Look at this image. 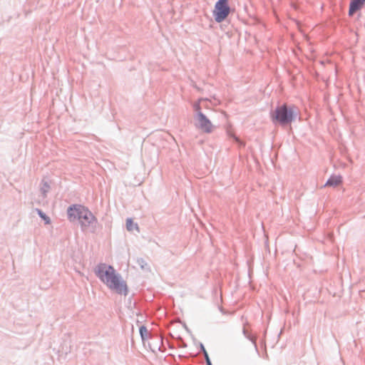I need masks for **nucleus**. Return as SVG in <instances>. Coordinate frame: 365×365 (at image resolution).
Wrapping results in <instances>:
<instances>
[{
  "label": "nucleus",
  "mask_w": 365,
  "mask_h": 365,
  "mask_svg": "<svg viewBox=\"0 0 365 365\" xmlns=\"http://www.w3.org/2000/svg\"><path fill=\"white\" fill-rule=\"evenodd\" d=\"M96 274L112 291L120 294L127 293L126 283L115 272L113 267L106 264H100Z\"/></svg>",
  "instance_id": "nucleus-1"
},
{
  "label": "nucleus",
  "mask_w": 365,
  "mask_h": 365,
  "mask_svg": "<svg viewBox=\"0 0 365 365\" xmlns=\"http://www.w3.org/2000/svg\"><path fill=\"white\" fill-rule=\"evenodd\" d=\"M39 216L45 221L46 224H50V218L46 216L41 210H37Z\"/></svg>",
  "instance_id": "nucleus-10"
},
{
  "label": "nucleus",
  "mask_w": 365,
  "mask_h": 365,
  "mask_svg": "<svg viewBox=\"0 0 365 365\" xmlns=\"http://www.w3.org/2000/svg\"><path fill=\"white\" fill-rule=\"evenodd\" d=\"M195 127L205 133H210L215 129V125L211 120L203 113L196 115L195 118Z\"/></svg>",
  "instance_id": "nucleus-5"
},
{
  "label": "nucleus",
  "mask_w": 365,
  "mask_h": 365,
  "mask_svg": "<svg viewBox=\"0 0 365 365\" xmlns=\"http://www.w3.org/2000/svg\"><path fill=\"white\" fill-rule=\"evenodd\" d=\"M68 216L70 221L78 220L82 226L86 227L96 220L93 215L85 207L73 205L68 209Z\"/></svg>",
  "instance_id": "nucleus-2"
},
{
  "label": "nucleus",
  "mask_w": 365,
  "mask_h": 365,
  "mask_svg": "<svg viewBox=\"0 0 365 365\" xmlns=\"http://www.w3.org/2000/svg\"><path fill=\"white\" fill-rule=\"evenodd\" d=\"M207 107V101L204 99H200L198 101L195 102L193 105L194 110L196 112V115H199L200 113H202V108Z\"/></svg>",
  "instance_id": "nucleus-8"
},
{
  "label": "nucleus",
  "mask_w": 365,
  "mask_h": 365,
  "mask_svg": "<svg viewBox=\"0 0 365 365\" xmlns=\"http://www.w3.org/2000/svg\"><path fill=\"white\" fill-rule=\"evenodd\" d=\"M126 228L130 232L138 231V226L136 223L133 222L131 219H128L126 221Z\"/></svg>",
  "instance_id": "nucleus-9"
},
{
  "label": "nucleus",
  "mask_w": 365,
  "mask_h": 365,
  "mask_svg": "<svg viewBox=\"0 0 365 365\" xmlns=\"http://www.w3.org/2000/svg\"><path fill=\"white\" fill-rule=\"evenodd\" d=\"M230 11L228 0H218L215 6L213 14L217 22H222L229 15Z\"/></svg>",
  "instance_id": "nucleus-4"
},
{
  "label": "nucleus",
  "mask_w": 365,
  "mask_h": 365,
  "mask_svg": "<svg viewBox=\"0 0 365 365\" xmlns=\"http://www.w3.org/2000/svg\"><path fill=\"white\" fill-rule=\"evenodd\" d=\"M342 183V177L341 175H331L326 184L325 187H337Z\"/></svg>",
  "instance_id": "nucleus-6"
},
{
  "label": "nucleus",
  "mask_w": 365,
  "mask_h": 365,
  "mask_svg": "<svg viewBox=\"0 0 365 365\" xmlns=\"http://www.w3.org/2000/svg\"><path fill=\"white\" fill-rule=\"evenodd\" d=\"M205 356L207 364V365H212L211 362H210V360L209 359V356H208L207 354L206 353V351H205Z\"/></svg>",
  "instance_id": "nucleus-12"
},
{
  "label": "nucleus",
  "mask_w": 365,
  "mask_h": 365,
  "mask_svg": "<svg viewBox=\"0 0 365 365\" xmlns=\"http://www.w3.org/2000/svg\"><path fill=\"white\" fill-rule=\"evenodd\" d=\"M140 332L143 338H144V334L147 333V329L144 327H140Z\"/></svg>",
  "instance_id": "nucleus-11"
},
{
  "label": "nucleus",
  "mask_w": 365,
  "mask_h": 365,
  "mask_svg": "<svg viewBox=\"0 0 365 365\" xmlns=\"http://www.w3.org/2000/svg\"><path fill=\"white\" fill-rule=\"evenodd\" d=\"M364 3L365 0H352L350 4L349 15L352 16L357 10L362 7Z\"/></svg>",
  "instance_id": "nucleus-7"
},
{
  "label": "nucleus",
  "mask_w": 365,
  "mask_h": 365,
  "mask_svg": "<svg viewBox=\"0 0 365 365\" xmlns=\"http://www.w3.org/2000/svg\"><path fill=\"white\" fill-rule=\"evenodd\" d=\"M46 185V190L48 189V185Z\"/></svg>",
  "instance_id": "nucleus-13"
},
{
  "label": "nucleus",
  "mask_w": 365,
  "mask_h": 365,
  "mask_svg": "<svg viewBox=\"0 0 365 365\" xmlns=\"http://www.w3.org/2000/svg\"><path fill=\"white\" fill-rule=\"evenodd\" d=\"M296 111L293 108H288L286 105L277 107L271 114L273 122H278L282 125L290 123L295 115Z\"/></svg>",
  "instance_id": "nucleus-3"
}]
</instances>
